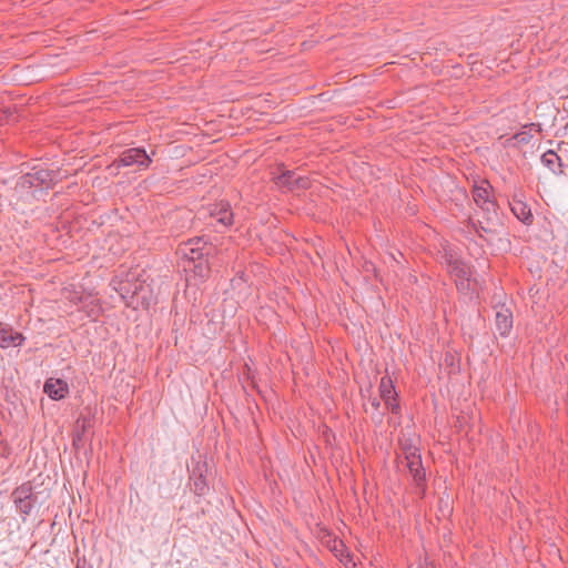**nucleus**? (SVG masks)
Masks as SVG:
<instances>
[{
  "label": "nucleus",
  "instance_id": "15",
  "mask_svg": "<svg viewBox=\"0 0 568 568\" xmlns=\"http://www.w3.org/2000/svg\"><path fill=\"white\" fill-rule=\"evenodd\" d=\"M496 331L501 337H507L513 328V313L509 308L501 307L495 315Z\"/></svg>",
  "mask_w": 568,
  "mask_h": 568
},
{
  "label": "nucleus",
  "instance_id": "19",
  "mask_svg": "<svg viewBox=\"0 0 568 568\" xmlns=\"http://www.w3.org/2000/svg\"><path fill=\"white\" fill-rule=\"evenodd\" d=\"M91 426V418L81 414L75 422V432L73 435V443L80 440L87 429Z\"/></svg>",
  "mask_w": 568,
  "mask_h": 568
},
{
  "label": "nucleus",
  "instance_id": "1",
  "mask_svg": "<svg viewBox=\"0 0 568 568\" xmlns=\"http://www.w3.org/2000/svg\"><path fill=\"white\" fill-rule=\"evenodd\" d=\"M493 186L487 180H481L479 184L475 183L471 187V195L476 205L480 209L483 217L475 221L468 217L466 224L473 229L476 234L486 240L485 235H497L503 227L498 214V204L491 197Z\"/></svg>",
  "mask_w": 568,
  "mask_h": 568
},
{
  "label": "nucleus",
  "instance_id": "14",
  "mask_svg": "<svg viewBox=\"0 0 568 568\" xmlns=\"http://www.w3.org/2000/svg\"><path fill=\"white\" fill-rule=\"evenodd\" d=\"M43 392L53 400L64 398L69 394L67 382L60 378H48L43 386Z\"/></svg>",
  "mask_w": 568,
  "mask_h": 568
},
{
  "label": "nucleus",
  "instance_id": "3",
  "mask_svg": "<svg viewBox=\"0 0 568 568\" xmlns=\"http://www.w3.org/2000/svg\"><path fill=\"white\" fill-rule=\"evenodd\" d=\"M54 171L48 170L41 165L33 166L30 172L19 178L16 184V191L37 197L38 193H45L54 186Z\"/></svg>",
  "mask_w": 568,
  "mask_h": 568
},
{
  "label": "nucleus",
  "instance_id": "17",
  "mask_svg": "<svg viewBox=\"0 0 568 568\" xmlns=\"http://www.w3.org/2000/svg\"><path fill=\"white\" fill-rule=\"evenodd\" d=\"M531 130L541 131L539 123H529L524 125V130L515 133L513 136L507 139L506 144L510 146H516L517 144L526 145L530 142L532 135L530 133Z\"/></svg>",
  "mask_w": 568,
  "mask_h": 568
},
{
  "label": "nucleus",
  "instance_id": "16",
  "mask_svg": "<svg viewBox=\"0 0 568 568\" xmlns=\"http://www.w3.org/2000/svg\"><path fill=\"white\" fill-rule=\"evenodd\" d=\"M407 468L413 477L414 484L417 488H420L422 494H424L426 487V471L422 464V457L407 462Z\"/></svg>",
  "mask_w": 568,
  "mask_h": 568
},
{
  "label": "nucleus",
  "instance_id": "6",
  "mask_svg": "<svg viewBox=\"0 0 568 568\" xmlns=\"http://www.w3.org/2000/svg\"><path fill=\"white\" fill-rule=\"evenodd\" d=\"M152 160L142 148L124 150L118 160L113 162L116 168L138 165L140 169H148Z\"/></svg>",
  "mask_w": 568,
  "mask_h": 568
},
{
  "label": "nucleus",
  "instance_id": "11",
  "mask_svg": "<svg viewBox=\"0 0 568 568\" xmlns=\"http://www.w3.org/2000/svg\"><path fill=\"white\" fill-rule=\"evenodd\" d=\"M26 342V336L16 332L10 325L0 323V348L20 347Z\"/></svg>",
  "mask_w": 568,
  "mask_h": 568
},
{
  "label": "nucleus",
  "instance_id": "10",
  "mask_svg": "<svg viewBox=\"0 0 568 568\" xmlns=\"http://www.w3.org/2000/svg\"><path fill=\"white\" fill-rule=\"evenodd\" d=\"M114 290L120 294L121 298L126 302L128 306H131L134 302V298L138 297L140 291L143 290V285L141 282H131L130 280L125 281H112Z\"/></svg>",
  "mask_w": 568,
  "mask_h": 568
},
{
  "label": "nucleus",
  "instance_id": "9",
  "mask_svg": "<svg viewBox=\"0 0 568 568\" xmlns=\"http://www.w3.org/2000/svg\"><path fill=\"white\" fill-rule=\"evenodd\" d=\"M276 185L286 187L291 191L297 189H307L310 186V179L306 176H297L294 171L285 170L274 178Z\"/></svg>",
  "mask_w": 568,
  "mask_h": 568
},
{
  "label": "nucleus",
  "instance_id": "4",
  "mask_svg": "<svg viewBox=\"0 0 568 568\" xmlns=\"http://www.w3.org/2000/svg\"><path fill=\"white\" fill-rule=\"evenodd\" d=\"M11 499L17 511L21 515L22 520H26L38 500V496L33 491L32 483L26 481L16 487L11 493Z\"/></svg>",
  "mask_w": 568,
  "mask_h": 568
},
{
  "label": "nucleus",
  "instance_id": "12",
  "mask_svg": "<svg viewBox=\"0 0 568 568\" xmlns=\"http://www.w3.org/2000/svg\"><path fill=\"white\" fill-rule=\"evenodd\" d=\"M209 214L223 226L233 224V212L227 201H220L209 205Z\"/></svg>",
  "mask_w": 568,
  "mask_h": 568
},
{
  "label": "nucleus",
  "instance_id": "5",
  "mask_svg": "<svg viewBox=\"0 0 568 568\" xmlns=\"http://www.w3.org/2000/svg\"><path fill=\"white\" fill-rule=\"evenodd\" d=\"M448 273L455 278L456 286L459 291L467 292L470 290V267L459 258L450 256L447 260Z\"/></svg>",
  "mask_w": 568,
  "mask_h": 568
},
{
  "label": "nucleus",
  "instance_id": "7",
  "mask_svg": "<svg viewBox=\"0 0 568 568\" xmlns=\"http://www.w3.org/2000/svg\"><path fill=\"white\" fill-rule=\"evenodd\" d=\"M192 468L190 469V479L193 480V491L197 496H204L207 494L210 487L206 481L207 465L201 460V456L195 460L192 458Z\"/></svg>",
  "mask_w": 568,
  "mask_h": 568
},
{
  "label": "nucleus",
  "instance_id": "21",
  "mask_svg": "<svg viewBox=\"0 0 568 568\" xmlns=\"http://www.w3.org/2000/svg\"><path fill=\"white\" fill-rule=\"evenodd\" d=\"M369 404L373 409L377 410L381 407V400L377 397H373L369 399Z\"/></svg>",
  "mask_w": 568,
  "mask_h": 568
},
{
  "label": "nucleus",
  "instance_id": "13",
  "mask_svg": "<svg viewBox=\"0 0 568 568\" xmlns=\"http://www.w3.org/2000/svg\"><path fill=\"white\" fill-rule=\"evenodd\" d=\"M509 206L513 214L524 224L530 225L534 221L530 206L519 199L516 194L509 201Z\"/></svg>",
  "mask_w": 568,
  "mask_h": 568
},
{
  "label": "nucleus",
  "instance_id": "2",
  "mask_svg": "<svg viewBox=\"0 0 568 568\" xmlns=\"http://www.w3.org/2000/svg\"><path fill=\"white\" fill-rule=\"evenodd\" d=\"M179 253L184 260V271L192 273L199 282H204L211 273L209 257L214 253L213 244L204 237H193L183 242L179 247Z\"/></svg>",
  "mask_w": 568,
  "mask_h": 568
},
{
  "label": "nucleus",
  "instance_id": "18",
  "mask_svg": "<svg viewBox=\"0 0 568 568\" xmlns=\"http://www.w3.org/2000/svg\"><path fill=\"white\" fill-rule=\"evenodd\" d=\"M541 163L548 168L554 174L560 175L564 174L561 170L562 161L561 158L552 150L546 151L541 155Z\"/></svg>",
  "mask_w": 568,
  "mask_h": 568
},
{
  "label": "nucleus",
  "instance_id": "8",
  "mask_svg": "<svg viewBox=\"0 0 568 568\" xmlns=\"http://www.w3.org/2000/svg\"><path fill=\"white\" fill-rule=\"evenodd\" d=\"M379 397L384 400L385 406L395 415L400 413V406L397 403V393L392 378L385 375L381 378L378 386Z\"/></svg>",
  "mask_w": 568,
  "mask_h": 568
},
{
  "label": "nucleus",
  "instance_id": "20",
  "mask_svg": "<svg viewBox=\"0 0 568 568\" xmlns=\"http://www.w3.org/2000/svg\"><path fill=\"white\" fill-rule=\"evenodd\" d=\"M402 450L406 462H412L415 458H420L419 449L410 443L403 444Z\"/></svg>",
  "mask_w": 568,
  "mask_h": 568
}]
</instances>
